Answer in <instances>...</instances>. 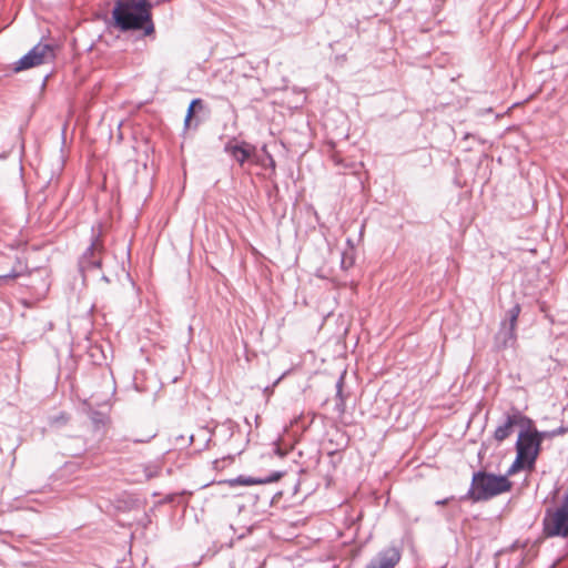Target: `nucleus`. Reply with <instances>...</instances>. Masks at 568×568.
Listing matches in <instances>:
<instances>
[{
	"label": "nucleus",
	"instance_id": "1",
	"mask_svg": "<svg viewBox=\"0 0 568 568\" xmlns=\"http://www.w3.org/2000/svg\"><path fill=\"white\" fill-rule=\"evenodd\" d=\"M152 9L149 0H116L109 23L120 32L139 31L142 38H154Z\"/></svg>",
	"mask_w": 568,
	"mask_h": 568
},
{
	"label": "nucleus",
	"instance_id": "2",
	"mask_svg": "<svg viewBox=\"0 0 568 568\" xmlns=\"http://www.w3.org/2000/svg\"><path fill=\"white\" fill-rule=\"evenodd\" d=\"M513 486V481L501 474L478 469L473 473L469 489L460 496L459 500H470L474 504L488 501L501 494L509 493Z\"/></svg>",
	"mask_w": 568,
	"mask_h": 568
},
{
	"label": "nucleus",
	"instance_id": "3",
	"mask_svg": "<svg viewBox=\"0 0 568 568\" xmlns=\"http://www.w3.org/2000/svg\"><path fill=\"white\" fill-rule=\"evenodd\" d=\"M541 524L545 537L568 538V490L558 506L546 508Z\"/></svg>",
	"mask_w": 568,
	"mask_h": 568
},
{
	"label": "nucleus",
	"instance_id": "4",
	"mask_svg": "<svg viewBox=\"0 0 568 568\" xmlns=\"http://www.w3.org/2000/svg\"><path fill=\"white\" fill-rule=\"evenodd\" d=\"M223 152L226 153L234 162L240 166H244L246 163L255 165H264V161L257 146L245 140H240L232 136L225 142Z\"/></svg>",
	"mask_w": 568,
	"mask_h": 568
},
{
	"label": "nucleus",
	"instance_id": "5",
	"mask_svg": "<svg viewBox=\"0 0 568 568\" xmlns=\"http://www.w3.org/2000/svg\"><path fill=\"white\" fill-rule=\"evenodd\" d=\"M211 114L210 106L201 98H194L189 103L183 122L184 130H196Z\"/></svg>",
	"mask_w": 568,
	"mask_h": 568
},
{
	"label": "nucleus",
	"instance_id": "6",
	"mask_svg": "<svg viewBox=\"0 0 568 568\" xmlns=\"http://www.w3.org/2000/svg\"><path fill=\"white\" fill-rule=\"evenodd\" d=\"M514 448L517 455L536 466L539 455L542 452V444L538 436L517 437Z\"/></svg>",
	"mask_w": 568,
	"mask_h": 568
},
{
	"label": "nucleus",
	"instance_id": "7",
	"mask_svg": "<svg viewBox=\"0 0 568 568\" xmlns=\"http://www.w3.org/2000/svg\"><path fill=\"white\" fill-rule=\"evenodd\" d=\"M402 558L397 547H387L379 550L364 568H395Z\"/></svg>",
	"mask_w": 568,
	"mask_h": 568
},
{
	"label": "nucleus",
	"instance_id": "8",
	"mask_svg": "<svg viewBox=\"0 0 568 568\" xmlns=\"http://www.w3.org/2000/svg\"><path fill=\"white\" fill-rule=\"evenodd\" d=\"M517 407L511 406L508 410H506L503 414V419L494 432V439L497 443H503L504 440H506L514 433L515 428L517 427Z\"/></svg>",
	"mask_w": 568,
	"mask_h": 568
},
{
	"label": "nucleus",
	"instance_id": "9",
	"mask_svg": "<svg viewBox=\"0 0 568 568\" xmlns=\"http://www.w3.org/2000/svg\"><path fill=\"white\" fill-rule=\"evenodd\" d=\"M517 345L516 328L506 326V323H499V328L494 336V349L503 352L509 348H515Z\"/></svg>",
	"mask_w": 568,
	"mask_h": 568
},
{
	"label": "nucleus",
	"instance_id": "10",
	"mask_svg": "<svg viewBox=\"0 0 568 568\" xmlns=\"http://www.w3.org/2000/svg\"><path fill=\"white\" fill-rule=\"evenodd\" d=\"M284 474H285L284 471L276 470V471H272L270 475H267L265 477H253V476L239 475L235 478L226 480V483L231 487L270 484V483H275L278 479H281L284 476Z\"/></svg>",
	"mask_w": 568,
	"mask_h": 568
},
{
	"label": "nucleus",
	"instance_id": "11",
	"mask_svg": "<svg viewBox=\"0 0 568 568\" xmlns=\"http://www.w3.org/2000/svg\"><path fill=\"white\" fill-rule=\"evenodd\" d=\"M91 242L90 245L85 248V251L80 255L79 258H83V263L89 257L95 256V255H102L105 251L103 239H102V225L99 224L98 227L92 226L91 227Z\"/></svg>",
	"mask_w": 568,
	"mask_h": 568
},
{
	"label": "nucleus",
	"instance_id": "12",
	"mask_svg": "<svg viewBox=\"0 0 568 568\" xmlns=\"http://www.w3.org/2000/svg\"><path fill=\"white\" fill-rule=\"evenodd\" d=\"M47 39L44 36H41L38 41V54H37V63L38 67L48 62H51L55 59L57 50L59 45L54 42L43 43V40Z\"/></svg>",
	"mask_w": 568,
	"mask_h": 568
},
{
	"label": "nucleus",
	"instance_id": "13",
	"mask_svg": "<svg viewBox=\"0 0 568 568\" xmlns=\"http://www.w3.org/2000/svg\"><path fill=\"white\" fill-rule=\"evenodd\" d=\"M517 437L538 436L539 429L536 427L535 420L531 417L525 415L519 408H517Z\"/></svg>",
	"mask_w": 568,
	"mask_h": 568
},
{
	"label": "nucleus",
	"instance_id": "14",
	"mask_svg": "<svg viewBox=\"0 0 568 568\" xmlns=\"http://www.w3.org/2000/svg\"><path fill=\"white\" fill-rule=\"evenodd\" d=\"M535 468H536V466L534 464H531L527 459H525L521 456L516 454L514 462L508 467L507 471L505 474H501V476H506V478L509 479V477L518 474L521 470H526V471L530 473V471H534Z\"/></svg>",
	"mask_w": 568,
	"mask_h": 568
},
{
	"label": "nucleus",
	"instance_id": "15",
	"mask_svg": "<svg viewBox=\"0 0 568 568\" xmlns=\"http://www.w3.org/2000/svg\"><path fill=\"white\" fill-rule=\"evenodd\" d=\"M102 267V255H95L89 257L85 263H83V258L78 260V271L82 277V281L85 282L87 273L89 271L101 268Z\"/></svg>",
	"mask_w": 568,
	"mask_h": 568
},
{
	"label": "nucleus",
	"instance_id": "16",
	"mask_svg": "<svg viewBox=\"0 0 568 568\" xmlns=\"http://www.w3.org/2000/svg\"><path fill=\"white\" fill-rule=\"evenodd\" d=\"M88 417L91 420L95 432H101L109 422V416L106 413L97 410L92 407L88 408Z\"/></svg>",
	"mask_w": 568,
	"mask_h": 568
},
{
	"label": "nucleus",
	"instance_id": "17",
	"mask_svg": "<svg viewBox=\"0 0 568 568\" xmlns=\"http://www.w3.org/2000/svg\"><path fill=\"white\" fill-rule=\"evenodd\" d=\"M38 276L41 277V284L38 283V302L49 292L51 286L50 270L38 266Z\"/></svg>",
	"mask_w": 568,
	"mask_h": 568
},
{
	"label": "nucleus",
	"instance_id": "18",
	"mask_svg": "<svg viewBox=\"0 0 568 568\" xmlns=\"http://www.w3.org/2000/svg\"><path fill=\"white\" fill-rule=\"evenodd\" d=\"M345 374H346V372L344 371L339 375V377L335 384V387H336L335 410L338 412L339 414L345 413V409H346L345 396L343 394V387H344V383H345Z\"/></svg>",
	"mask_w": 568,
	"mask_h": 568
},
{
	"label": "nucleus",
	"instance_id": "19",
	"mask_svg": "<svg viewBox=\"0 0 568 568\" xmlns=\"http://www.w3.org/2000/svg\"><path fill=\"white\" fill-rule=\"evenodd\" d=\"M36 65V48L31 49L24 57L13 63L12 71L18 73Z\"/></svg>",
	"mask_w": 568,
	"mask_h": 568
},
{
	"label": "nucleus",
	"instance_id": "20",
	"mask_svg": "<svg viewBox=\"0 0 568 568\" xmlns=\"http://www.w3.org/2000/svg\"><path fill=\"white\" fill-rule=\"evenodd\" d=\"M520 312L521 305L519 303H515L510 308L506 311L505 317L500 321V323H506V326H510L517 329Z\"/></svg>",
	"mask_w": 568,
	"mask_h": 568
},
{
	"label": "nucleus",
	"instance_id": "21",
	"mask_svg": "<svg viewBox=\"0 0 568 568\" xmlns=\"http://www.w3.org/2000/svg\"><path fill=\"white\" fill-rule=\"evenodd\" d=\"M568 433V427L564 424L559 427L551 429V430H539L538 438L540 439L541 444L545 439H552L557 436H562Z\"/></svg>",
	"mask_w": 568,
	"mask_h": 568
},
{
	"label": "nucleus",
	"instance_id": "22",
	"mask_svg": "<svg viewBox=\"0 0 568 568\" xmlns=\"http://www.w3.org/2000/svg\"><path fill=\"white\" fill-rule=\"evenodd\" d=\"M69 422V416L64 412H60L55 415L48 416V424L53 428H61Z\"/></svg>",
	"mask_w": 568,
	"mask_h": 568
},
{
	"label": "nucleus",
	"instance_id": "23",
	"mask_svg": "<svg viewBox=\"0 0 568 568\" xmlns=\"http://www.w3.org/2000/svg\"><path fill=\"white\" fill-rule=\"evenodd\" d=\"M355 264V252L353 250H344L342 252L341 268L347 271Z\"/></svg>",
	"mask_w": 568,
	"mask_h": 568
},
{
	"label": "nucleus",
	"instance_id": "24",
	"mask_svg": "<svg viewBox=\"0 0 568 568\" xmlns=\"http://www.w3.org/2000/svg\"><path fill=\"white\" fill-rule=\"evenodd\" d=\"M261 152L263 153V154H261V156L264 161V165H261V166L270 168L272 170V172H275L276 162H275L273 155L267 151V146L265 144L261 148Z\"/></svg>",
	"mask_w": 568,
	"mask_h": 568
},
{
	"label": "nucleus",
	"instance_id": "25",
	"mask_svg": "<svg viewBox=\"0 0 568 568\" xmlns=\"http://www.w3.org/2000/svg\"><path fill=\"white\" fill-rule=\"evenodd\" d=\"M227 433V438H231L235 430L239 428V424L231 418L225 419L221 425Z\"/></svg>",
	"mask_w": 568,
	"mask_h": 568
},
{
	"label": "nucleus",
	"instance_id": "26",
	"mask_svg": "<svg viewBox=\"0 0 568 568\" xmlns=\"http://www.w3.org/2000/svg\"><path fill=\"white\" fill-rule=\"evenodd\" d=\"M273 452L276 456L283 458L285 457L287 454H288V449L287 448H283L280 444L275 443L274 444V448H273Z\"/></svg>",
	"mask_w": 568,
	"mask_h": 568
},
{
	"label": "nucleus",
	"instance_id": "27",
	"mask_svg": "<svg viewBox=\"0 0 568 568\" xmlns=\"http://www.w3.org/2000/svg\"><path fill=\"white\" fill-rule=\"evenodd\" d=\"M179 497L178 494H169L166 495L162 500L159 501L160 505L162 504H171V503H174L176 500V498Z\"/></svg>",
	"mask_w": 568,
	"mask_h": 568
},
{
	"label": "nucleus",
	"instance_id": "28",
	"mask_svg": "<svg viewBox=\"0 0 568 568\" xmlns=\"http://www.w3.org/2000/svg\"><path fill=\"white\" fill-rule=\"evenodd\" d=\"M282 379V376L278 377L271 386H266L264 388V394L268 397L272 393H273V389L274 387L280 383V381Z\"/></svg>",
	"mask_w": 568,
	"mask_h": 568
},
{
	"label": "nucleus",
	"instance_id": "29",
	"mask_svg": "<svg viewBox=\"0 0 568 568\" xmlns=\"http://www.w3.org/2000/svg\"><path fill=\"white\" fill-rule=\"evenodd\" d=\"M454 499H455L454 496L446 497V498H443V499H438V500L435 501V505L444 506V505H447L450 500H454Z\"/></svg>",
	"mask_w": 568,
	"mask_h": 568
},
{
	"label": "nucleus",
	"instance_id": "30",
	"mask_svg": "<svg viewBox=\"0 0 568 568\" xmlns=\"http://www.w3.org/2000/svg\"><path fill=\"white\" fill-rule=\"evenodd\" d=\"M135 503H136V500H135V499H133V498H129L128 500H125V508H128V509L133 508V507H134V505H135Z\"/></svg>",
	"mask_w": 568,
	"mask_h": 568
},
{
	"label": "nucleus",
	"instance_id": "31",
	"mask_svg": "<svg viewBox=\"0 0 568 568\" xmlns=\"http://www.w3.org/2000/svg\"><path fill=\"white\" fill-rule=\"evenodd\" d=\"M341 462H342V456H339L337 459H336V457L331 458V460H329V463L332 464V466H333L334 468H336V467H337V465H338Z\"/></svg>",
	"mask_w": 568,
	"mask_h": 568
},
{
	"label": "nucleus",
	"instance_id": "32",
	"mask_svg": "<svg viewBox=\"0 0 568 568\" xmlns=\"http://www.w3.org/2000/svg\"><path fill=\"white\" fill-rule=\"evenodd\" d=\"M50 75H51V73H50V72H48V73H45V74H44V77H43V81H42V83H41V90H43V89L45 88L47 81H48V79L50 78Z\"/></svg>",
	"mask_w": 568,
	"mask_h": 568
},
{
	"label": "nucleus",
	"instance_id": "33",
	"mask_svg": "<svg viewBox=\"0 0 568 568\" xmlns=\"http://www.w3.org/2000/svg\"><path fill=\"white\" fill-rule=\"evenodd\" d=\"M327 455H328L329 458H334L336 456H338V457L341 456L338 449L331 450V452L327 453Z\"/></svg>",
	"mask_w": 568,
	"mask_h": 568
},
{
	"label": "nucleus",
	"instance_id": "34",
	"mask_svg": "<svg viewBox=\"0 0 568 568\" xmlns=\"http://www.w3.org/2000/svg\"><path fill=\"white\" fill-rule=\"evenodd\" d=\"M346 245H347V248H346V250H353V252H355V248H354V244H353L352 239H347V240H346Z\"/></svg>",
	"mask_w": 568,
	"mask_h": 568
},
{
	"label": "nucleus",
	"instance_id": "35",
	"mask_svg": "<svg viewBox=\"0 0 568 568\" xmlns=\"http://www.w3.org/2000/svg\"><path fill=\"white\" fill-rule=\"evenodd\" d=\"M485 450H486V449H485V447H484V446L479 449V452H478V458H479V459H481V458H483V456H484V454H485Z\"/></svg>",
	"mask_w": 568,
	"mask_h": 568
},
{
	"label": "nucleus",
	"instance_id": "36",
	"mask_svg": "<svg viewBox=\"0 0 568 568\" xmlns=\"http://www.w3.org/2000/svg\"><path fill=\"white\" fill-rule=\"evenodd\" d=\"M101 281H103V282H105V283H110V278H109L105 274H103V275L101 276Z\"/></svg>",
	"mask_w": 568,
	"mask_h": 568
},
{
	"label": "nucleus",
	"instance_id": "37",
	"mask_svg": "<svg viewBox=\"0 0 568 568\" xmlns=\"http://www.w3.org/2000/svg\"><path fill=\"white\" fill-rule=\"evenodd\" d=\"M493 112V109L491 108H487L485 110H483V112H480V114L483 113H491Z\"/></svg>",
	"mask_w": 568,
	"mask_h": 568
},
{
	"label": "nucleus",
	"instance_id": "38",
	"mask_svg": "<svg viewBox=\"0 0 568 568\" xmlns=\"http://www.w3.org/2000/svg\"><path fill=\"white\" fill-rule=\"evenodd\" d=\"M83 49H84V50H87V51L92 50V43H91V44H89V45H87V44H85V45H83Z\"/></svg>",
	"mask_w": 568,
	"mask_h": 568
},
{
	"label": "nucleus",
	"instance_id": "39",
	"mask_svg": "<svg viewBox=\"0 0 568 568\" xmlns=\"http://www.w3.org/2000/svg\"><path fill=\"white\" fill-rule=\"evenodd\" d=\"M74 47L77 48V50L81 49V45L78 42L74 43Z\"/></svg>",
	"mask_w": 568,
	"mask_h": 568
},
{
	"label": "nucleus",
	"instance_id": "40",
	"mask_svg": "<svg viewBox=\"0 0 568 568\" xmlns=\"http://www.w3.org/2000/svg\"><path fill=\"white\" fill-rule=\"evenodd\" d=\"M94 307L95 305H92L91 308H90V313H92L94 311Z\"/></svg>",
	"mask_w": 568,
	"mask_h": 568
},
{
	"label": "nucleus",
	"instance_id": "41",
	"mask_svg": "<svg viewBox=\"0 0 568 568\" xmlns=\"http://www.w3.org/2000/svg\"><path fill=\"white\" fill-rule=\"evenodd\" d=\"M274 190H275L276 192H278V186H277V184H275V185H274Z\"/></svg>",
	"mask_w": 568,
	"mask_h": 568
},
{
	"label": "nucleus",
	"instance_id": "42",
	"mask_svg": "<svg viewBox=\"0 0 568 568\" xmlns=\"http://www.w3.org/2000/svg\"><path fill=\"white\" fill-rule=\"evenodd\" d=\"M193 442V435L190 436V444Z\"/></svg>",
	"mask_w": 568,
	"mask_h": 568
}]
</instances>
